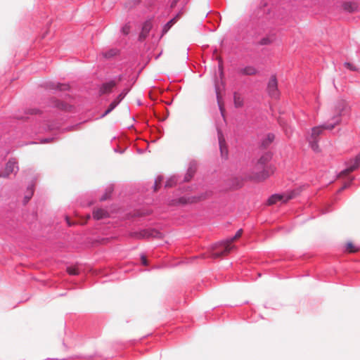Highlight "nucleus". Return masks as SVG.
Instances as JSON below:
<instances>
[{
	"label": "nucleus",
	"mask_w": 360,
	"mask_h": 360,
	"mask_svg": "<svg viewBox=\"0 0 360 360\" xmlns=\"http://www.w3.org/2000/svg\"><path fill=\"white\" fill-rule=\"evenodd\" d=\"M214 194V191L207 189L196 196H193L188 198L184 197L180 198L178 200V202L180 204H187L203 201L212 198Z\"/></svg>",
	"instance_id": "nucleus-1"
},
{
	"label": "nucleus",
	"mask_w": 360,
	"mask_h": 360,
	"mask_svg": "<svg viewBox=\"0 0 360 360\" xmlns=\"http://www.w3.org/2000/svg\"><path fill=\"white\" fill-rule=\"evenodd\" d=\"M270 156L269 155H264L257 160L255 170L256 172L262 171L260 173H255V178L257 180H264L267 178L268 175L264 170V167L266 164L269 161Z\"/></svg>",
	"instance_id": "nucleus-2"
},
{
	"label": "nucleus",
	"mask_w": 360,
	"mask_h": 360,
	"mask_svg": "<svg viewBox=\"0 0 360 360\" xmlns=\"http://www.w3.org/2000/svg\"><path fill=\"white\" fill-rule=\"evenodd\" d=\"M243 233V230L239 229L235 236L232 237L231 238L226 240L224 243H223L221 245L224 248V251L222 252H217L215 253V257H224L230 253V252L235 248V246L233 245V243L238 240Z\"/></svg>",
	"instance_id": "nucleus-3"
},
{
	"label": "nucleus",
	"mask_w": 360,
	"mask_h": 360,
	"mask_svg": "<svg viewBox=\"0 0 360 360\" xmlns=\"http://www.w3.org/2000/svg\"><path fill=\"white\" fill-rule=\"evenodd\" d=\"M131 237L136 239H143L148 238H162L161 233L155 229H145L138 232H134L131 234Z\"/></svg>",
	"instance_id": "nucleus-4"
},
{
	"label": "nucleus",
	"mask_w": 360,
	"mask_h": 360,
	"mask_svg": "<svg viewBox=\"0 0 360 360\" xmlns=\"http://www.w3.org/2000/svg\"><path fill=\"white\" fill-rule=\"evenodd\" d=\"M347 103L343 100L337 101L331 107L333 115L332 119L335 120V122H336L338 120H339V122H340V117L341 116L342 112L345 111Z\"/></svg>",
	"instance_id": "nucleus-5"
},
{
	"label": "nucleus",
	"mask_w": 360,
	"mask_h": 360,
	"mask_svg": "<svg viewBox=\"0 0 360 360\" xmlns=\"http://www.w3.org/2000/svg\"><path fill=\"white\" fill-rule=\"evenodd\" d=\"M338 124L339 120H338L337 122H334L333 124H323L312 128L310 135L311 139L313 140L317 139V137L323 133L324 129L332 130Z\"/></svg>",
	"instance_id": "nucleus-6"
},
{
	"label": "nucleus",
	"mask_w": 360,
	"mask_h": 360,
	"mask_svg": "<svg viewBox=\"0 0 360 360\" xmlns=\"http://www.w3.org/2000/svg\"><path fill=\"white\" fill-rule=\"evenodd\" d=\"M18 169V162L14 159L9 160L6 165L4 171L0 174V177L6 178L12 173H16Z\"/></svg>",
	"instance_id": "nucleus-7"
},
{
	"label": "nucleus",
	"mask_w": 360,
	"mask_h": 360,
	"mask_svg": "<svg viewBox=\"0 0 360 360\" xmlns=\"http://www.w3.org/2000/svg\"><path fill=\"white\" fill-rule=\"evenodd\" d=\"M268 93L270 96L273 98H278V84L277 80L275 76H272L268 83L267 86Z\"/></svg>",
	"instance_id": "nucleus-8"
},
{
	"label": "nucleus",
	"mask_w": 360,
	"mask_h": 360,
	"mask_svg": "<svg viewBox=\"0 0 360 360\" xmlns=\"http://www.w3.org/2000/svg\"><path fill=\"white\" fill-rule=\"evenodd\" d=\"M360 165V154L356 156V158L351 161V165L349 166L347 169L342 171L340 174V176H345L349 174V173L354 171L356 169L359 167Z\"/></svg>",
	"instance_id": "nucleus-9"
},
{
	"label": "nucleus",
	"mask_w": 360,
	"mask_h": 360,
	"mask_svg": "<svg viewBox=\"0 0 360 360\" xmlns=\"http://www.w3.org/2000/svg\"><path fill=\"white\" fill-rule=\"evenodd\" d=\"M341 6L344 11L349 13H354L358 10V4L354 1H344Z\"/></svg>",
	"instance_id": "nucleus-10"
},
{
	"label": "nucleus",
	"mask_w": 360,
	"mask_h": 360,
	"mask_svg": "<svg viewBox=\"0 0 360 360\" xmlns=\"http://www.w3.org/2000/svg\"><path fill=\"white\" fill-rule=\"evenodd\" d=\"M238 73L244 76H254L258 73V70L254 66H246L238 70Z\"/></svg>",
	"instance_id": "nucleus-11"
},
{
	"label": "nucleus",
	"mask_w": 360,
	"mask_h": 360,
	"mask_svg": "<svg viewBox=\"0 0 360 360\" xmlns=\"http://www.w3.org/2000/svg\"><path fill=\"white\" fill-rule=\"evenodd\" d=\"M300 188H296L295 190L287 191L285 193L282 194L283 197V202L286 203L289 200L295 198L297 196L300 195Z\"/></svg>",
	"instance_id": "nucleus-12"
},
{
	"label": "nucleus",
	"mask_w": 360,
	"mask_h": 360,
	"mask_svg": "<svg viewBox=\"0 0 360 360\" xmlns=\"http://www.w3.org/2000/svg\"><path fill=\"white\" fill-rule=\"evenodd\" d=\"M300 188H296L295 190L287 191L285 193L282 194L283 197V202L286 203L289 200L295 198L297 196L300 195Z\"/></svg>",
	"instance_id": "nucleus-13"
},
{
	"label": "nucleus",
	"mask_w": 360,
	"mask_h": 360,
	"mask_svg": "<svg viewBox=\"0 0 360 360\" xmlns=\"http://www.w3.org/2000/svg\"><path fill=\"white\" fill-rule=\"evenodd\" d=\"M197 171V165L195 162H191L184 176L185 181H189L195 175Z\"/></svg>",
	"instance_id": "nucleus-14"
},
{
	"label": "nucleus",
	"mask_w": 360,
	"mask_h": 360,
	"mask_svg": "<svg viewBox=\"0 0 360 360\" xmlns=\"http://www.w3.org/2000/svg\"><path fill=\"white\" fill-rule=\"evenodd\" d=\"M229 185L232 189H238L243 186V179L239 176H233L228 180Z\"/></svg>",
	"instance_id": "nucleus-15"
},
{
	"label": "nucleus",
	"mask_w": 360,
	"mask_h": 360,
	"mask_svg": "<svg viewBox=\"0 0 360 360\" xmlns=\"http://www.w3.org/2000/svg\"><path fill=\"white\" fill-rule=\"evenodd\" d=\"M116 83L114 81L105 83L102 85L100 92L101 94H109L112 89L115 86Z\"/></svg>",
	"instance_id": "nucleus-16"
},
{
	"label": "nucleus",
	"mask_w": 360,
	"mask_h": 360,
	"mask_svg": "<svg viewBox=\"0 0 360 360\" xmlns=\"http://www.w3.org/2000/svg\"><path fill=\"white\" fill-rule=\"evenodd\" d=\"M152 25L150 22H146L144 25H143L141 32L139 35V39L141 40H143L146 38L148 34L149 33L150 30H151Z\"/></svg>",
	"instance_id": "nucleus-17"
},
{
	"label": "nucleus",
	"mask_w": 360,
	"mask_h": 360,
	"mask_svg": "<svg viewBox=\"0 0 360 360\" xmlns=\"http://www.w3.org/2000/svg\"><path fill=\"white\" fill-rule=\"evenodd\" d=\"M108 217V213L105 210L96 209L93 212V217L96 220L106 218Z\"/></svg>",
	"instance_id": "nucleus-18"
},
{
	"label": "nucleus",
	"mask_w": 360,
	"mask_h": 360,
	"mask_svg": "<svg viewBox=\"0 0 360 360\" xmlns=\"http://www.w3.org/2000/svg\"><path fill=\"white\" fill-rule=\"evenodd\" d=\"M233 103L236 108H242L244 105L243 98L238 93L235 92L233 94Z\"/></svg>",
	"instance_id": "nucleus-19"
},
{
	"label": "nucleus",
	"mask_w": 360,
	"mask_h": 360,
	"mask_svg": "<svg viewBox=\"0 0 360 360\" xmlns=\"http://www.w3.org/2000/svg\"><path fill=\"white\" fill-rule=\"evenodd\" d=\"M278 201H281L283 202V197L282 194H275V195H271L269 198L267 203L269 205H271L276 203Z\"/></svg>",
	"instance_id": "nucleus-20"
},
{
	"label": "nucleus",
	"mask_w": 360,
	"mask_h": 360,
	"mask_svg": "<svg viewBox=\"0 0 360 360\" xmlns=\"http://www.w3.org/2000/svg\"><path fill=\"white\" fill-rule=\"evenodd\" d=\"M274 135L272 134H269L266 136L263 139L262 144L264 147L269 146L274 140Z\"/></svg>",
	"instance_id": "nucleus-21"
},
{
	"label": "nucleus",
	"mask_w": 360,
	"mask_h": 360,
	"mask_svg": "<svg viewBox=\"0 0 360 360\" xmlns=\"http://www.w3.org/2000/svg\"><path fill=\"white\" fill-rule=\"evenodd\" d=\"M224 243H225V241L215 245V246L214 247V252L212 254V257H214V258H219V257H215L214 255L217 252H222L224 251V248L221 245Z\"/></svg>",
	"instance_id": "nucleus-22"
},
{
	"label": "nucleus",
	"mask_w": 360,
	"mask_h": 360,
	"mask_svg": "<svg viewBox=\"0 0 360 360\" xmlns=\"http://www.w3.org/2000/svg\"><path fill=\"white\" fill-rule=\"evenodd\" d=\"M346 251L349 253H354L359 251V248L355 247V245L352 242H348L346 244Z\"/></svg>",
	"instance_id": "nucleus-23"
},
{
	"label": "nucleus",
	"mask_w": 360,
	"mask_h": 360,
	"mask_svg": "<svg viewBox=\"0 0 360 360\" xmlns=\"http://www.w3.org/2000/svg\"><path fill=\"white\" fill-rule=\"evenodd\" d=\"M219 143H220L221 154V155L224 158L226 159L227 157H228V148H227V146H226V144H225V143L224 141H220Z\"/></svg>",
	"instance_id": "nucleus-24"
},
{
	"label": "nucleus",
	"mask_w": 360,
	"mask_h": 360,
	"mask_svg": "<svg viewBox=\"0 0 360 360\" xmlns=\"http://www.w3.org/2000/svg\"><path fill=\"white\" fill-rule=\"evenodd\" d=\"M119 103V101H112L108 108L105 111V112L102 115V117H105L108 114H109Z\"/></svg>",
	"instance_id": "nucleus-25"
},
{
	"label": "nucleus",
	"mask_w": 360,
	"mask_h": 360,
	"mask_svg": "<svg viewBox=\"0 0 360 360\" xmlns=\"http://www.w3.org/2000/svg\"><path fill=\"white\" fill-rule=\"evenodd\" d=\"M176 19L173 18L169 20L163 27L162 29V34L167 32V31L170 29V27L175 23Z\"/></svg>",
	"instance_id": "nucleus-26"
},
{
	"label": "nucleus",
	"mask_w": 360,
	"mask_h": 360,
	"mask_svg": "<svg viewBox=\"0 0 360 360\" xmlns=\"http://www.w3.org/2000/svg\"><path fill=\"white\" fill-rule=\"evenodd\" d=\"M309 143H310L311 147L313 150H314V151H319V150L317 139L313 140L310 137L309 139Z\"/></svg>",
	"instance_id": "nucleus-27"
},
{
	"label": "nucleus",
	"mask_w": 360,
	"mask_h": 360,
	"mask_svg": "<svg viewBox=\"0 0 360 360\" xmlns=\"http://www.w3.org/2000/svg\"><path fill=\"white\" fill-rule=\"evenodd\" d=\"M117 54L116 50H110L105 53H103V55L105 58H110Z\"/></svg>",
	"instance_id": "nucleus-28"
},
{
	"label": "nucleus",
	"mask_w": 360,
	"mask_h": 360,
	"mask_svg": "<svg viewBox=\"0 0 360 360\" xmlns=\"http://www.w3.org/2000/svg\"><path fill=\"white\" fill-rule=\"evenodd\" d=\"M67 271L68 274L70 275H77L79 274L77 269H76L75 267H68L67 269Z\"/></svg>",
	"instance_id": "nucleus-29"
},
{
	"label": "nucleus",
	"mask_w": 360,
	"mask_h": 360,
	"mask_svg": "<svg viewBox=\"0 0 360 360\" xmlns=\"http://www.w3.org/2000/svg\"><path fill=\"white\" fill-rule=\"evenodd\" d=\"M345 67L347 68V69L352 70V71H356L357 70V68L355 65H354L353 64L350 63H345L344 64Z\"/></svg>",
	"instance_id": "nucleus-30"
},
{
	"label": "nucleus",
	"mask_w": 360,
	"mask_h": 360,
	"mask_svg": "<svg viewBox=\"0 0 360 360\" xmlns=\"http://www.w3.org/2000/svg\"><path fill=\"white\" fill-rule=\"evenodd\" d=\"M129 31H130V26L129 25H125L122 28V32L127 35L129 33Z\"/></svg>",
	"instance_id": "nucleus-31"
},
{
	"label": "nucleus",
	"mask_w": 360,
	"mask_h": 360,
	"mask_svg": "<svg viewBox=\"0 0 360 360\" xmlns=\"http://www.w3.org/2000/svg\"><path fill=\"white\" fill-rule=\"evenodd\" d=\"M57 107L60 109L65 110H68V108H69V106H68V105L65 104L63 102H58V103L57 104Z\"/></svg>",
	"instance_id": "nucleus-32"
},
{
	"label": "nucleus",
	"mask_w": 360,
	"mask_h": 360,
	"mask_svg": "<svg viewBox=\"0 0 360 360\" xmlns=\"http://www.w3.org/2000/svg\"><path fill=\"white\" fill-rule=\"evenodd\" d=\"M217 98H218V103H219V109H220V111L222 114V115L224 116V105L223 104L220 102L219 101V94L217 93Z\"/></svg>",
	"instance_id": "nucleus-33"
},
{
	"label": "nucleus",
	"mask_w": 360,
	"mask_h": 360,
	"mask_svg": "<svg viewBox=\"0 0 360 360\" xmlns=\"http://www.w3.org/2000/svg\"><path fill=\"white\" fill-rule=\"evenodd\" d=\"M161 181H162V179L158 177L156 181H155V187H154V190L155 191H158L159 186H160V184L161 183Z\"/></svg>",
	"instance_id": "nucleus-34"
},
{
	"label": "nucleus",
	"mask_w": 360,
	"mask_h": 360,
	"mask_svg": "<svg viewBox=\"0 0 360 360\" xmlns=\"http://www.w3.org/2000/svg\"><path fill=\"white\" fill-rule=\"evenodd\" d=\"M271 43V41L268 38H264L260 41V44L262 45H266L269 44Z\"/></svg>",
	"instance_id": "nucleus-35"
},
{
	"label": "nucleus",
	"mask_w": 360,
	"mask_h": 360,
	"mask_svg": "<svg viewBox=\"0 0 360 360\" xmlns=\"http://www.w3.org/2000/svg\"><path fill=\"white\" fill-rule=\"evenodd\" d=\"M125 94H120L117 98L115 101H119V103L122 101V99L124 97Z\"/></svg>",
	"instance_id": "nucleus-36"
},
{
	"label": "nucleus",
	"mask_w": 360,
	"mask_h": 360,
	"mask_svg": "<svg viewBox=\"0 0 360 360\" xmlns=\"http://www.w3.org/2000/svg\"><path fill=\"white\" fill-rule=\"evenodd\" d=\"M141 262H142V264L143 265H147L148 264V261H147L146 257L145 256H142L141 257Z\"/></svg>",
	"instance_id": "nucleus-37"
},
{
	"label": "nucleus",
	"mask_w": 360,
	"mask_h": 360,
	"mask_svg": "<svg viewBox=\"0 0 360 360\" xmlns=\"http://www.w3.org/2000/svg\"><path fill=\"white\" fill-rule=\"evenodd\" d=\"M219 71H221V70H223V63H222V60L221 58L219 59Z\"/></svg>",
	"instance_id": "nucleus-38"
},
{
	"label": "nucleus",
	"mask_w": 360,
	"mask_h": 360,
	"mask_svg": "<svg viewBox=\"0 0 360 360\" xmlns=\"http://www.w3.org/2000/svg\"><path fill=\"white\" fill-rule=\"evenodd\" d=\"M68 88L67 85H61V86L60 87V90H65Z\"/></svg>",
	"instance_id": "nucleus-39"
},
{
	"label": "nucleus",
	"mask_w": 360,
	"mask_h": 360,
	"mask_svg": "<svg viewBox=\"0 0 360 360\" xmlns=\"http://www.w3.org/2000/svg\"><path fill=\"white\" fill-rule=\"evenodd\" d=\"M165 186H167V187H170V186H172V184L170 183V181H167V182L166 183Z\"/></svg>",
	"instance_id": "nucleus-40"
},
{
	"label": "nucleus",
	"mask_w": 360,
	"mask_h": 360,
	"mask_svg": "<svg viewBox=\"0 0 360 360\" xmlns=\"http://www.w3.org/2000/svg\"><path fill=\"white\" fill-rule=\"evenodd\" d=\"M66 221H67V222H68V225H69V226H71V225H72V224L70 223V221L69 220V218H68V217H66Z\"/></svg>",
	"instance_id": "nucleus-41"
},
{
	"label": "nucleus",
	"mask_w": 360,
	"mask_h": 360,
	"mask_svg": "<svg viewBox=\"0 0 360 360\" xmlns=\"http://www.w3.org/2000/svg\"><path fill=\"white\" fill-rule=\"evenodd\" d=\"M347 187V185L346 184L341 189H340V191H342L343 189H345Z\"/></svg>",
	"instance_id": "nucleus-42"
},
{
	"label": "nucleus",
	"mask_w": 360,
	"mask_h": 360,
	"mask_svg": "<svg viewBox=\"0 0 360 360\" xmlns=\"http://www.w3.org/2000/svg\"><path fill=\"white\" fill-rule=\"evenodd\" d=\"M220 72V77H223L224 75V71L221 70V71H219Z\"/></svg>",
	"instance_id": "nucleus-43"
},
{
	"label": "nucleus",
	"mask_w": 360,
	"mask_h": 360,
	"mask_svg": "<svg viewBox=\"0 0 360 360\" xmlns=\"http://www.w3.org/2000/svg\"><path fill=\"white\" fill-rule=\"evenodd\" d=\"M175 204H176V202H173V201H172V202H170V205H175Z\"/></svg>",
	"instance_id": "nucleus-44"
},
{
	"label": "nucleus",
	"mask_w": 360,
	"mask_h": 360,
	"mask_svg": "<svg viewBox=\"0 0 360 360\" xmlns=\"http://www.w3.org/2000/svg\"><path fill=\"white\" fill-rule=\"evenodd\" d=\"M105 200V198H101V200Z\"/></svg>",
	"instance_id": "nucleus-45"
}]
</instances>
